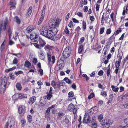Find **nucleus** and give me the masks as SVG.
<instances>
[{
  "mask_svg": "<svg viewBox=\"0 0 128 128\" xmlns=\"http://www.w3.org/2000/svg\"><path fill=\"white\" fill-rule=\"evenodd\" d=\"M72 20L73 22L74 23H79V21L75 18H72Z\"/></svg>",
  "mask_w": 128,
  "mask_h": 128,
  "instance_id": "obj_55",
  "label": "nucleus"
},
{
  "mask_svg": "<svg viewBox=\"0 0 128 128\" xmlns=\"http://www.w3.org/2000/svg\"><path fill=\"white\" fill-rule=\"evenodd\" d=\"M122 31L121 28H119V29L116 30L115 32V35L118 34Z\"/></svg>",
  "mask_w": 128,
  "mask_h": 128,
  "instance_id": "obj_34",
  "label": "nucleus"
},
{
  "mask_svg": "<svg viewBox=\"0 0 128 128\" xmlns=\"http://www.w3.org/2000/svg\"><path fill=\"white\" fill-rule=\"evenodd\" d=\"M110 18L113 22H114V19L116 17L114 16V13L113 12H112L110 15Z\"/></svg>",
  "mask_w": 128,
  "mask_h": 128,
  "instance_id": "obj_31",
  "label": "nucleus"
},
{
  "mask_svg": "<svg viewBox=\"0 0 128 128\" xmlns=\"http://www.w3.org/2000/svg\"><path fill=\"white\" fill-rule=\"evenodd\" d=\"M10 35L9 36V44L11 45L13 44H14V42L12 41L11 40H10Z\"/></svg>",
  "mask_w": 128,
  "mask_h": 128,
  "instance_id": "obj_53",
  "label": "nucleus"
},
{
  "mask_svg": "<svg viewBox=\"0 0 128 128\" xmlns=\"http://www.w3.org/2000/svg\"><path fill=\"white\" fill-rule=\"evenodd\" d=\"M46 44L45 41L42 39H40L39 44L36 43L33 44L37 48L41 50L42 48Z\"/></svg>",
  "mask_w": 128,
  "mask_h": 128,
  "instance_id": "obj_4",
  "label": "nucleus"
},
{
  "mask_svg": "<svg viewBox=\"0 0 128 128\" xmlns=\"http://www.w3.org/2000/svg\"><path fill=\"white\" fill-rule=\"evenodd\" d=\"M39 53V56L40 58L42 60H44L45 58V53L44 51L40 50V52H38Z\"/></svg>",
  "mask_w": 128,
  "mask_h": 128,
  "instance_id": "obj_12",
  "label": "nucleus"
},
{
  "mask_svg": "<svg viewBox=\"0 0 128 128\" xmlns=\"http://www.w3.org/2000/svg\"><path fill=\"white\" fill-rule=\"evenodd\" d=\"M87 2V0H82V1L80 2V6L82 7L84 5L86 4Z\"/></svg>",
  "mask_w": 128,
  "mask_h": 128,
  "instance_id": "obj_22",
  "label": "nucleus"
},
{
  "mask_svg": "<svg viewBox=\"0 0 128 128\" xmlns=\"http://www.w3.org/2000/svg\"><path fill=\"white\" fill-rule=\"evenodd\" d=\"M57 64H58V67L59 70L63 68L64 66V62L61 60L58 62Z\"/></svg>",
  "mask_w": 128,
  "mask_h": 128,
  "instance_id": "obj_15",
  "label": "nucleus"
},
{
  "mask_svg": "<svg viewBox=\"0 0 128 128\" xmlns=\"http://www.w3.org/2000/svg\"><path fill=\"white\" fill-rule=\"evenodd\" d=\"M103 118V115L100 114L98 116V119L99 122H100L101 120Z\"/></svg>",
  "mask_w": 128,
  "mask_h": 128,
  "instance_id": "obj_39",
  "label": "nucleus"
},
{
  "mask_svg": "<svg viewBox=\"0 0 128 128\" xmlns=\"http://www.w3.org/2000/svg\"><path fill=\"white\" fill-rule=\"evenodd\" d=\"M51 85L53 86H56V82L54 81H52L51 82Z\"/></svg>",
  "mask_w": 128,
  "mask_h": 128,
  "instance_id": "obj_61",
  "label": "nucleus"
},
{
  "mask_svg": "<svg viewBox=\"0 0 128 128\" xmlns=\"http://www.w3.org/2000/svg\"><path fill=\"white\" fill-rule=\"evenodd\" d=\"M111 88H112V90L115 92H118L119 88H116L114 86L112 85L111 86Z\"/></svg>",
  "mask_w": 128,
  "mask_h": 128,
  "instance_id": "obj_28",
  "label": "nucleus"
},
{
  "mask_svg": "<svg viewBox=\"0 0 128 128\" xmlns=\"http://www.w3.org/2000/svg\"><path fill=\"white\" fill-rule=\"evenodd\" d=\"M10 4L12 5L10 8V10H12L15 8L16 2L15 0L11 1L10 3Z\"/></svg>",
  "mask_w": 128,
  "mask_h": 128,
  "instance_id": "obj_13",
  "label": "nucleus"
},
{
  "mask_svg": "<svg viewBox=\"0 0 128 128\" xmlns=\"http://www.w3.org/2000/svg\"><path fill=\"white\" fill-rule=\"evenodd\" d=\"M68 109L69 111L71 112H73L74 116L76 114L77 110L73 104H71L68 105Z\"/></svg>",
  "mask_w": 128,
  "mask_h": 128,
  "instance_id": "obj_9",
  "label": "nucleus"
},
{
  "mask_svg": "<svg viewBox=\"0 0 128 128\" xmlns=\"http://www.w3.org/2000/svg\"><path fill=\"white\" fill-rule=\"evenodd\" d=\"M71 51V48L70 47H66L62 53L63 56L65 58H68L70 56Z\"/></svg>",
  "mask_w": 128,
  "mask_h": 128,
  "instance_id": "obj_5",
  "label": "nucleus"
},
{
  "mask_svg": "<svg viewBox=\"0 0 128 128\" xmlns=\"http://www.w3.org/2000/svg\"><path fill=\"white\" fill-rule=\"evenodd\" d=\"M10 78L12 80H14L15 78L14 75L13 74L10 73Z\"/></svg>",
  "mask_w": 128,
  "mask_h": 128,
  "instance_id": "obj_37",
  "label": "nucleus"
},
{
  "mask_svg": "<svg viewBox=\"0 0 128 128\" xmlns=\"http://www.w3.org/2000/svg\"><path fill=\"white\" fill-rule=\"evenodd\" d=\"M38 72L40 73V75L42 76L43 74V71L42 69H40L38 70Z\"/></svg>",
  "mask_w": 128,
  "mask_h": 128,
  "instance_id": "obj_57",
  "label": "nucleus"
},
{
  "mask_svg": "<svg viewBox=\"0 0 128 128\" xmlns=\"http://www.w3.org/2000/svg\"><path fill=\"white\" fill-rule=\"evenodd\" d=\"M31 66L30 63L28 61L26 60L25 62L24 66L25 67L28 68H30Z\"/></svg>",
  "mask_w": 128,
  "mask_h": 128,
  "instance_id": "obj_20",
  "label": "nucleus"
},
{
  "mask_svg": "<svg viewBox=\"0 0 128 128\" xmlns=\"http://www.w3.org/2000/svg\"><path fill=\"white\" fill-rule=\"evenodd\" d=\"M16 87L17 90L19 91L21 90L22 88L21 84L19 82H18L16 84Z\"/></svg>",
  "mask_w": 128,
  "mask_h": 128,
  "instance_id": "obj_19",
  "label": "nucleus"
},
{
  "mask_svg": "<svg viewBox=\"0 0 128 128\" xmlns=\"http://www.w3.org/2000/svg\"><path fill=\"white\" fill-rule=\"evenodd\" d=\"M121 62L116 61L115 63V67H118L120 66Z\"/></svg>",
  "mask_w": 128,
  "mask_h": 128,
  "instance_id": "obj_33",
  "label": "nucleus"
},
{
  "mask_svg": "<svg viewBox=\"0 0 128 128\" xmlns=\"http://www.w3.org/2000/svg\"><path fill=\"white\" fill-rule=\"evenodd\" d=\"M111 29L110 28H108L106 30V34H109L111 33Z\"/></svg>",
  "mask_w": 128,
  "mask_h": 128,
  "instance_id": "obj_52",
  "label": "nucleus"
},
{
  "mask_svg": "<svg viewBox=\"0 0 128 128\" xmlns=\"http://www.w3.org/2000/svg\"><path fill=\"white\" fill-rule=\"evenodd\" d=\"M7 19L6 18L4 20L1 22L0 23V32L2 30H5L6 26L8 23Z\"/></svg>",
  "mask_w": 128,
  "mask_h": 128,
  "instance_id": "obj_7",
  "label": "nucleus"
},
{
  "mask_svg": "<svg viewBox=\"0 0 128 128\" xmlns=\"http://www.w3.org/2000/svg\"><path fill=\"white\" fill-rule=\"evenodd\" d=\"M21 122L22 123V126H24V124L26 122V121L24 119H22L21 120Z\"/></svg>",
  "mask_w": 128,
  "mask_h": 128,
  "instance_id": "obj_48",
  "label": "nucleus"
},
{
  "mask_svg": "<svg viewBox=\"0 0 128 128\" xmlns=\"http://www.w3.org/2000/svg\"><path fill=\"white\" fill-rule=\"evenodd\" d=\"M48 26H43L40 31V33L43 36L50 39L52 38L58 32L57 28H58L59 23L54 20H52L49 22Z\"/></svg>",
  "mask_w": 128,
  "mask_h": 128,
  "instance_id": "obj_1",
  "label": "nucleus"
},
{
  "mask_svg": "<svg viewBox=\"0 0 128 128\" xmlns=\"http://www.w3.org/2000/svg\"><path fill=\"white\" fill-rule=\"evenodd\" d=\"M48 58V62L49 64L52 66L55 62V58L54 56H51V54L50 52H47Z\"/></svg>",
  "mask_w": 128,
  "mask_h": 128,
  "instance_id": "obj_3",
  "label": "nucleus"
},
{
  "mask_svg": "<svg viewBox=\"0 0 128 128\" xmlns=\"http://www.w3.org/2000/svg\"><path fill=\"white\" fill-rule=\"evenodd\" d=\"M45 14H43L42 13L40 19V20L38 23V24H40L43 21L44 18V16Z\"/></svg>",
  "mask_w": 128,
  "mask_h": 128,
  "instance_id": "obj_18",
  "label": "nucleus"
},
{
  "mask_svg": "<svg viewBox=\"0 0 128 128\" xmlns=\"http://www.w3.org/2000/svg\"><path fill=\"white\" fill-rule=\"evenodd\" d=\"M94 96V93H91L90 95L88 96V98L89 99H90L93 98Z\"/></svg>",
  "mask_w": 128,
  "mask_h": 128,
  "instance_id": "obj_42",
  "label": "nucleus"
},
{
  "mask_svg": "<svg viewBox=\"0 0 128 128\" xmlns=\"http://www.w3.org/2000/svg\"><path fill=\"white\" fill-rule=\"evenodd\" d=\"M101 124L104 128H108L111 124V120L107 119L104 120L102 121Z\"/></svg>",
  "mask_w": 128,
  "mask_h": 128,
  "instance_id": "obj_6",
  "label": "nucleus"
},
{
  "mask_svg": "<svg viewBox=\"0 0 128 128\" xmlns=\"http://www.w3.org/2000/svg\"><path fill=\"white\" fill-rule=\"evenodd\" d=\"M100 4H96V11H98L99 9L100 8Z\"/></svg>",
  "mask_w": 128,
  "mask_h": 128,
  "instance_id": "obj_49",
  "label": "nucleus"
},
{
  "mask_svg": "<svg viewBox=\"0 0 128 128\" xmlns=\"http://www.w3.org/2000/svg\"><path fill=\"white\" fill-rule=\"evenodd\" d=\"M92 120L93 121H92V122H93L92 123V128H96L97 127V124L95 123V120L94 119H93Z\"/></svg>",
  "mask_w": 128,
  "mask_h": 128,
  "instance_id": "obj_25",
  "label": "nucleus"
},
{
  "mask_svg": "<svg viewBox=\"0 0 128 128\" xmlns=\"http://www.w3.org/2000/svg\"><path fill=\"white\" fill-rule=\"evenodd\" d=\"M36 28V27L34 25H31L29 26L26 28L27 32L28 33L32 32Z\"/></svg>",
  "mask_w": 128,
  "mask_h": 128,
  "instance_id": "obj_14",
  "label": "nucleus"
},
{
  "mask_svg": "<svg viewBox=\"0 0 128 128\" xmlns=\"http://www.w3.org/2000/svg\"><path fill=\"white\" fill-rule=\"evenodd\" d=\"M100 94H101L103 96L106 97L107 96V94L106 92L104 91L102 92Z\"/></svg>",
  "mask_w": 128,
  "mask_h": 128,
  "instance_id": "obj_36",
  "label": "nucleus"
},
{
  "mask_svg": "<svg viewBox=\"0 0 128 128\" xmlns=\"http://www.w3.org/2000/svg\"><path fill=\"white\" fill-rule=\"evenodd\" d=\"M123 97L122 96H120L118 97V100L119 102H121L122 101V100Z\"/></svg>",
  "mask_w": 128,
  "mask_h": 128,
  "instance_id": "obj_45",
  "label": "nucleus"
},
{
  "mask_svg": "<svg viewBox=\"0 0 128 128\" xmlns=\"http://www.w3.org/2000/svg\"><path fill=\"white\" fill-rule=\"evenodd\" d=\"M90 117L88 114H85L84 115L83 122L84 123H86L88 122H90Z\"/></svg>",
  "mask_w": 128,
  "mask_h": 128,
  "instance_id": "obj_10",
  "label": "nucleus"
},
{
  "mask_svg": "<svg viewBox=\"0 0 128 128\" xmlns=\"http://www.w3.org/2000/svg\"><path fill=\"white\" fill-rule=\"evenodd\" d=\"M26 94H18V98L20 99L26 98Z\"/></svg>",
  "mask_w": 128,
  "mask_h": 128,
  "instance_id": "obj_23",
  "label": "nucleus"
},
{
  "mask_svg": "<svg viewBox=\"0 0 128 128\" xmlns=\"http://www.w3.org/2000/svg\"><path fill=\"white\" fill-rule=\"evenodd\" d=\"M6 83V80H0V87L3 92H4L5 90Z\"/></svg>",
  "mask_w": 128,
  "mask_h": 128,
  "instance_id": "obj_8",
  "label": "nucleus"
},
{
  "mask_svg": "<svg viewBox=\"0 0 128 128\" xmlns=\"http://www.w3.org/2000/svg\"><path fill=\"white\" fill-rule=\"evenodd\" d=\"M84 41V38L82 37L80 38V40L79 42V44H81Z\"/></svg>",
  "mask_w": 128,
  "mask_h": 128,
  "instance_id": "obj_46",
  "label": "nucleus"
},
{
  "mask_svg": "<svg viewBox=\"0 0 128 128\" xmlns=\"http://www.w3.org/2000/svg\"><path fill=\"white\" fill-rule=\"evenodd\" d=\"M18 62V60L16 58H15L13 60V64H17Z\"/></svg>",
  "mask_w": 128,
  "mask_h": 128,
  "instance_id": "obj_51",
  "label": "nucleus"
},
{
  "mask_svg": "<svg viewBox=\"0 0 128 128\" xmlns=\"http://www.w3.org/2000/svg\"><path fill=\"white\" fill-rule=\"evenodd\" d=\"M32 7H30L29 8L26 14V15H27L28 16L30 15L32 11Z\"/></svg>",
  "mask_w": 128,
  "mask_h": 128,
  "instance_id": "obj_21",
  "label": "nucleus"
},
{
  "mask_svg": "<svg viewBox=\"0 0 128 128\" xmlns=\"http://www.w3.org/2000/svg\"><path fill=\"white\" fill-rule=\"evenodd\" d=\"M32 116L30 115H28L27 116V118L28 122H30L32 121Z\"/></svg>",
  "mask_w": 128,
  "mask_h": 128,
  "instance_id": "obj_38",
  "label": "nucleus"
},
{
  "mask_svg": "<svg viewBox=\"0 0 128 128\" xmlns=\"http://www.w3.org/2000/svg\"><path fill=\"white\" fill-rule=\"evenodd\" d=\"M53 48L52 46H50L48 45H46L44 49L45 50H50Z\"/></svg>",
  "mask_w": 128,
  "mask_h": 128,
  "instance_id": "obj_26",
  "label": "nucleus"
},
{
  "mask_svg": "<svg viewBox=\"0 0 128 128\" xmlns=\"http://www.w3.org/2000/svg\"><path fill=\"white\" fill-rule=\"evenodd\" d=\"M52 94H47V98L48 100H50L51 98L52 97Z\"/></svg>",
  "mask_w": 128,
  "mask_h": 128,
  "instance_id": "obj_54",
  "label": "nucleus"
},
{
  "mask_svg": "<svg viewBox=\"0 0 128 128\" xmlns=\"http://www.w3.org/2000/svg\"><path fill=\"white\" fill-rule=\"evenodd\" d=\"M15 120L14 117L10 116L9 118L8 122L6 123L4 128H13V127L15 124Z\"/></svg>",
  "mask_w": 128,
  "mask_h": 128,
  "instance_id": "obj_2",
  "label": "nucleus"
},
{
  "mask_svg": "<svg viewBox=\"0 0 128 128\" xmlns=\"http://www.w3.org/2000/svg\"><path fill=\"white\" fill-rule=\"evenodd\" d=\"M45 117L46 118L47 120H50V116L49 114H46L45 115Z\"/></svg>",
  "mask_w": 128,
  "mask_h": 128,
  "instance_id": "obj_47",
  "label": "nucleus"
},
{
  "mask_svg": "<svg viewBox=\"0 0 128 128\" xmlns=\"http://www.w3.org/2000/svg\"><path fill=\"white\" fill-rule=\"evenodd\" d=\"M124 122L126 124L128 125V118H126L124 119Z\"/></svg>",
  "mask_w": 128,
  "mask_h": 128,
  "instance_id": "obj_64",
  "label": "nucleus"
},
{
  "mask_svg": "<svg viewBox=\"0 0 128 128\" xmlns=\"http://www.w3.org/2000/svg\"><path fill=\"white\" fill-rule=\"evenodd\" d=\"M46 6L45 5H44L43 6V9L42 13L43 14H45V11L46 10Z\"/></svg>",
  "mask_w": 128,
  "mask_h": 128,
  "instance_id": "obj_58",
  "label": "nucleus"
},
{
  "mask_svg": "<svg viewBox=\"0 0 128 128\" xmlns=\"http://www.w3.org/2000/svg\"><path fill=\"white\" fill-rule=\"evenodd\" d=\"M32 60L33 62V63L34 64H36L37 62V59L36 58H34Z\"/></svg>",
  "mask_w": 128,
  "mask_h": 128,
  "instance_id": "obj_56",
  "label": "nucleus"
},
{
  "mask_svg": "<svg viewBox=\"0 0 128 128\" xmlns=\"http://www.w3.org/2000/svg\"><path fill=\"white\" fill-rule=\"evenodd\" d=\"M118 60L117 61L121 62L122 58V56H121L119 55L118 56Z\"/></svg>",
  "mask_w": 128,
  "mask_h": 128,
  "instance_id": "obj_60",
  "label": "nucleus"
},
{
  "mask_svg": "<svg viewBox=\"0 0 128 128\" xmlns=\"http://www.w3.org/2000/svg\"><path fill=\"white\" fill-rule=\"evenodd\" d=\"M39 36L37 34L33 35L32 34H31L30 36V38L32 40H34V41H37L38 39V38Z\"/></svg>",
  "mask_w": 128,
  "mask_h": 128,
  "instance_id": "obj_11",
  "label": "nucleus"
},
{
  "mask_svg": "<svg viewBox=\"0 0 128 128\" xmlns=\"http://www.w3.org/2000/svg\"><path fill=\"white\" fill-rule=\"evenodd\" d=\"M25 108L24 106H20L19 107L18 109L19 113L20 114L22 113H24L25 111Z\"/></svg>",
  "mask_w": 128,
  "mask_h": 128,
  "instance_id": "obj_16",
  "label": "nucleus"
},
{
  "mask_svg": "<svg viewBox=\"0 0 128 128\" xmlns=\"http://www.w3.org/2000/svg\"><path fill=\"white\" fill-rule=\"evenodd\" d=\"M12 54L13 55H15L17 57H18V58L20 57L21 56V54L20 53L18 54H14L12 53Z\"/></svg>",
  "mask_w": 128,
  "mask_h": 128,
  "instance_id": "obj_50",
  "label": "nucleus"
},
{
  "mask_svg": "<svg viewBox=\"0 0 128 128\" xmlns=\"http://www.w3.org/2000/svg\"><path fill=\"white\" fill-rule=\"evenodd\" d=\"M58 118L60 119H61L62 118L63 116L64 115V114L62 112H58Z\"/></svg>",
  "mask_w": 128,
  "mask_h": 128,
  "instance_id": "obj_35",
  "label": "nucleus"
},
{
  "mask_svg": "<svg viewBox=\"0 0 128 128\" xmlns=\"http://www.w3.org/2000/svg\"><path fill=\"white\" fill-rule=\"evenodd\" d=\"M83 50V45L82 44L80 45L78 48V52L79 53H81Z\"/></svg>",
  "mask_w": 128,
  "mask_h": 128,
  "instance_id": "obj_29",
  "label": "nucleus"
},
{
  "mask_svg": "<svg viewBox=\"0 0 128 128\" xmlns=\"http://www.w3.org/2000/svg\"><path fill=\"white\" fill-rule=\"evenodd\" d=\"M36 99V97L34 96H32L31 98L29 100V103L30 104H33L35 101Z\"/></svg>",
  "mask_w": 128,
  "mask_h": 128,
  "instance_id": "obj_17",
  "label": "nucleus"
},
{
  "mask_svg": "<svg viewBox=\"0 0 128 128\" xmlns=\"http://www.w3.org/2000/svg\"><path fill=\"white\" fill-rule=\"evenodd\" d=\"M23 73V72L22 71L20 70L16 72H14L16 76H18L20 74H22Z\"/></svg>",
  "mask_w": 128,
  "mask_h": 128,
  "instance_id": "obj_40",
  "label": "nucleus"
},
{
  "mask_svg": "<svg viewBox=\"0 0 128 128\" xmlns=\"http://www.w3.org/2000/svg\"><path fill=\"white\" fill-rule=\"evenodd\" d=\"M77 15L80 17H82L83 15H82V13L80 12H78L77 14Z\"/></svg>",
  "mask_w": 128,
  "mask_h": 128,
  "instance_id": "obj_63",
  "label": "nucleus"
},
{
  "mask_svg": "<svg viewBox=\"0 0 128 128\" xmlns=\"http://www.w3.org/2000/svg\"><path fill=\"white\" fill-rule=\"evenodd\" d=\"M16 68V67H13L12 68H10L9 69H8L5 70V72H9L15 69Z\"/></svg>",
  "mask_w": 128,
  "mask_h": 128,
  "instance_id": "obj_30",
  "label": "nucleus"
},
{
  "mask_svg": "<svg viewBox=\"0 0 128 128\" xmlns=\"http://www.w3.org/2000/svg\"><path fill=\"white\" fill-rule=\"evenodd\" d=\"M64 80L68 84L71 83V81L67 78H66L64 79Z\"/></svg>",
  "mask_w": 128,
  "mask_h": 128,
  "instance_id": "obj_32",
  "label": "nucleus"
},
{
  "mask_svg": "<svg viewBox=\"0 0 128 128\" xmlns=\"http://www.w3.org/2000/svg\"><path fill=\"white\" fill-rule=\"evenodd\" d=\"M68 26L70 28H72L73 26V24H72V21H70L68 25Z\"/></svg>",
  "mask_w": 128,
  "mask_h": 128,
  "instance_id": "obj_62",
  "label": "nucleus"
},
{
  "mask_svg": "<svg viewBox=\"0 0 128 128\" xmlns=\"http://www.w3.org/2000/svg\"><path fill=\"white\" fill-rule=\"evenodd\" d=\"M14 20L18 24H20V19L18 17L16 16L14 18Z\"/></svg>",
  "mask_w": 128,
  "mask_h": 128,
  "instance_id": "obj_24",
  "label": "nucleus"
},
{
  "mask_svg": "<svg viewBox=\"0 0 128 128\" xmlns=\"http://www.w3.org/2000/svg\"><path fill=\"white\" fill-rule=\"evenodd\" d=\"M64 32H65L67 34H69V31L68 30V28H67L66 26Z\"/></svg>",
  "mask_w": 128,
  "mask_h": 128,
  "instance_id": "obj_41",
  "label": "nucleus"
},
{
  "mask_svg": "<svg viewBox=\"0 0 128 128\" xmlns=\"http://www.w3.org/2000/svg\"><path fill=\"white\" fill-rule=\"evenodd\" d=\"M103 72L102 70H100L98 72V74L100 76H102L103 74Z\"/></svg>",
  "mask_w": 128,
  "mask_h": 128,
  "instance_id": "obj_59",
  "label": "nucleus"
},
{
  "mask_svg": "<svg viewBox=\"0 0 128 128\" xmlns=\"http://www.w3.org/2000/svg\"><path fill=\"white\" fill-rule=\"evenodd\" d=\"M104 27H102L100 29V34H102L104 32Z\"/></svg>",
  "mask_w": 128,
  "mask_h": 128,
  "instance_id": "obj_43",
  "label": "nucleus"
},
{
  "mask_svg": "<svg viewBox=\"0 0 128 128\" xmlns=\"http://www.w3.org/2000/svg\"><path fill=\"white\" fill-rule=\"evenodd\" d=\"M68 97H72L74 96V93L72 92H71L68 93Z\"/></svg>",
  "mask_w": 128,
  "mask_h": 128,
  "instance_id": "obj_44",
  "label": "nucleus"
},
{
  "mask_svg": "<svg viewBox=\"0 0 128 128\" xmlns=\"http://www.w3.org/2000/svg\"><path fill=\"white\" fill-rule=\"evenodd\" d=\"M82 27L85 30L86 29V23L84 20H82Z\"/></svg>",
  "mask_w": 128,
  "mask_h": 128,
  "instance_id": "obj_27",
  "label": "nucleus"
}]
</instances>
